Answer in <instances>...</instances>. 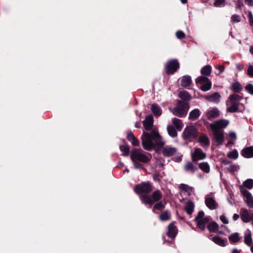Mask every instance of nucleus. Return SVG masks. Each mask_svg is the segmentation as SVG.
Here are the masks:
<instances>
[{
	"instance_id": "1",
	"label": "nucleus",
	"mask_w": 253,
	"mask_h": 253,
	"mask_svg": "<svg viewBox=\"0 0 253 253\" xmlns=\"http://www.w3.org/2000/svg\"><path fill=\"white\" fill-rule=\"evenodd\" d=\"M153 122L154 119L152 115L147 116L142 122L145 130L141 136L142 145L148 151L152 149L154 144L162 146L165 144L157 128L154 127Z\"/></svg>"
},
{
	"instance_id": "2",
	"label": "nucleus",
	"mask_w": 253,
	"mask_h": 253,
	"mask_svg": "<svg viewBox=\"0 0 253 253\" xmlns=\"http://www.w3.org/2000/svg\"><path fill=\"white\" fill-rule=\"evenodd\" d=\"M242 99V97L237 94L230 95L226 103L227 111L230 113L243 111L245 106L240 102Z\"/></svg>"
},
{
	"instance_id": "3",
	"label": "nucleus",
	"mask_w": 253,
	"mask_h": 253,
	"mask_svg": "<svg viewBox=\"0 0 253 253\" xmlns=\"http://www.w3.org/2000/svg\"><path fill=\"white\" fill-rule=\"evenodd\" d=\"M188 109L189 105L188 103L180 100L178 101L177 104L174 108L172 109L170 107L169 108V110L173 115L179 117L186 116Z\"/></svg>"
},
{
	"instance_id": "4",
	"label": "nucleus",
	"mask_w": 253,
	"mask_h": 253,
	"mask_svg": "<svg viewBox=\"0 0 253 253\" xmlns=\"http://www.w3.org/2000/svg\"><path fill=\"white\" fill-rule=\"evenodd\" d=\"M162 198V194L159 190L154 191L151 197L147 195H142L140 198L141 202L145 204L152 205L154 203L159 201Z\"/></svg>"
},
{
	"instance_id": "5",
	"label": "nucleus",
	"mask_w": 253,
	"mask_h": 253,
	"mask_svg": "<svg viewBox=\"0 0 253 253\" xmlns=\"http://www.w3.org/2000/svg\"><path fill=\"white\" fill-rule=\"evenodd\" d=\"M142 150L135 149L131 153L130 158L132 162L138 161L142 163H147L150 161L151 156L150 154L146 155L142 153Z\"/></svg>"
},
{
	"instance_id": "6",
	"label": "nucleus",
	"mask_w": 253,
	"mask_h": 253,
	"mask_svg": "<svg viewBox=\"0 0 253 253\" xmlns=\"http://www.w3.org/2000/svg\"><path fill=\"white\" fill-rule=\"evenodd\" d=\"M210 219V216H205L204 211H200L196 216L195 221L198 227L202 231H204L205 229L206 225L209 222Z\"/></svg>"
},
{
	"instance_id": "7",
	"label": "nucleus",
	"mask_w": 253,
	"mask_h": 253,
	"mask_svg": "<svg viewBox=\"0 0 253 253\" xmlns=\"http://www.w3.org/2000/svg\"><path fill=\"white\" fill-rule=\"evenodd\" d=\"M164 145L165 144L161 146L154 144L153 146H155L157 150L161 149L163 154L166 157H170L176 153L177 149L176 148L170 146H164Z\"/></svg>"
},
{
	"instance_id": "8",
	"label": "nucleus",
	"mask_w": 253,
	"mask_h": 253,
	"mask_svg": "<svg viewBox=\"0 0 253 253\" xmlns=\"http://www.w3.org/2000/svg\"><path fill=\"white\" fill-rule=\"evenodd\" d=\"M240 192L247 206L250 209H253V196L252 194L243 187H240Z\"/></svg>"
},
{
	"instance_id": "9",
	"label": "nucleus",
	"mask_w": 253,
	"mask_h": 253,
	"mask_svg": "<svg viewBox=\"0 0 253 253\" xmlns=\"http://www.w3.org/2000/svg\"><path fill=\"white\" fill-rule=\"evenodd\" d=\"M198 135V131L195 126H187L182 133V137L184 139L195 138Z\"/></svg>"
},
{
	"instance_id": "10",
	"label": "nucleus",
	"mask_w": 253,
	"mask_h": 253,
	"mask_svg": "<svg viewBox=\"0 0 253 253\" xmlns=\"http://www.w3.org/2000/svg\"><path fill=\"white\" fill-rule=\"evenodd\" d=\"M191 156L192 160L194 162L203 160L206 158V153L199 148H194L191 152Z\"/></svg>"
},
{
	"instance_id": "11",
	"label": "nucleus",
	"mask_w": 253,
	"mask_h": 253,
	"mask_svg": "<svg viewBox=\"0 0 253 253\" xmlns=\"http://www.w3.org/2000/svg\"><path fill=\"white\" fill-rule=\"evenodd\" d=\"M229 124V121L226 120H219L211 124L212 130L222 131L221 129L225 128Z\"/></svg>"
},
{
	"instance_id": "12",
	"label": "nucleus",
	"mask_w": 253,
	"mask_h": 253,
	"mask_svg": "<svg viewBox=\"0 0 253 253\" xmlns=\"http://www.w3.org/2000/svg\"><path fill=\"white\" fill-rule=\"evenodd\" d=\"M152 190V187L149 183H142L135 186V192L140 194L142 193H149Z\"/></svg>"
},
{
	"instance_id": "13",
	"label": "nucleus",
	"mask_w": 253,
	"mask_h": 253,
	"mask_svg": "<svg viewBox=\"0 0 253 253\" xmlns=\"http://www.w3.org/2000/svg\"><path fill=\"white\" fill-rule=\"evenodd\" d=\"M179 67V64L176 60L168 61L166 65V72L168 74L174 73Z\"/></svg>"
},
{
	"instance_id": "14",
	"label": "nucleus",
	"mask_w": 253,
	"mask_h": 253,
	"mask_svg": "<svg viewBox=\"0 0 253 253\" xmlns=\"http://www.w3.org/2000/svg\"><path fill=\"white\" fill-rule=\"evenodd\" d=\"M205 202L207 207L211 210L216 209L218 206L214 197L211 194H208L206 196Z\"/></svg>"
},
{
	"instance_id": "15",
	"label": "nucleus",
	"mask_w": 253,
	"mask_h": 253,
	"mask_svg": "<svg viewBox=\"0 0 253 253\" xmlns=\"http://www.w3.org/2000/svg\"><path fill=\"white\" fill-rule=\"evenodd\" d=\"M241 218L244 222L248 223L251 221L252 212L246 208H242L240 210Z\"/></svg>"
},
{
	"instance_id": "16",
	"label": "nucleus",
	"mask_w": 253,
	"mask_h": 253,
	"mask_svg": "<svg viewBox=\"0 0 253 253\" xmlns=\"http://www.w3.org/2000/svg\"><path fill=\"white\" fill-rule=\"evenodd\" d=\"M213 138L218 144H223L224 142V135L223 131L212 130Z\"/></svg>"
},
{
	"instance_id": "17",
	"label": "nucleus",
	"mask_w": 253,
	"mask_h": 253,
	"mask_svg": "<svg viewBox=\"0 0 253 253\" xmlns=\"http://www.w3.org/2000/svg\"><path fill=\"white\" fill-rule=\"evenodd\" d=\"M242 156L246 158L253 157V146H249L243 149L241 152Z\"/></svg>"
},
{
	"instance_id": "18",
	"label": "nucleus",
	"mask_w": 253,
	"mask_h": 253,
	"mask_svg": "<svg viewBox=\"0 0 253 253\" xmlns=\"http://www.w3.org/2000/svg\"><path fill=\"white\" fill-rule=\"evenodd\" d=\"M219 115V111L216 108L210 110L206 113V117L209 120H212L216 118Z\"/></svg>"
},
{
	"instance_id": "19",
	"label": "nucleus",
	"mask_w": 253,
	"mask_h": 253,
	"mask_svg": "<svg viewBox=\"0 0 253 253\" xmlns=\"http://www.w3.org/2000/svg\"><path fill=\"white\" fill-rule=\"evenodd\" d=\"M177 233V230L175 225L173 224H170L168 226V232L167 235L170 237L173 238L175 237Z\"/></svg>"
},
{
	"instance_id": "20",
	"label": "nucleus",
	"mask_w": 253,
	"mask_h": 253,
	"mask_svg": "<svg viewBox=\"0 0 253 253\" xmlns=\"http://www.w3.org/2000/svg\"><path fill=\"white\" fill-rule=\"evenodd\" d=\"M221 96L218 92H214V93L206 96V99L208 101L218 102L220 100Z\"/></svg>"
},
{
	"instance_id": "21",
	"label": "nucleus",
	"mask_w": 253,
	"mask_h": 253,
	"mask_svg": "<svg viewBox=\"0 0 253 253\" xmlns=\"http://www.w3.org/2000/svg\"><path fill=\"white\" fill-rule=\"evenodd\" d=\"M127 138L133 146H137L139 145V141L131 132H127Z\"/></svg>"
},
{
	"instance_id": "22",
	"label": "nucleus",
	"mask_w": 253,
	"mask_h": 253,
	"mask_svg": "<svg viewBox=\"0 0 253 253\" xmlns=\"http://www.w3.org/2000/svg\"><path fill=\"white\" fill-rule=\"evenodd\" d=\"M194 207V204L191 201H188L185 203L184 209L187 214L191 215L193 213Z\"/></svg>"
},
{
	"instance_id": "23",
	"label": "nucleus",
	"mask_w": 253,
	"mask_h": 253,
	"mask_svg": "<svg viewBox=\"0 0 253 253\" xmlns=\"http://www.w3.org/2000/svg\"><path fill=\"white\" fill-rule=\"evenodd\" d=\"M184 169L187 171H190L194 173L198 169V168L194 164L190 162H187L184 166Z\"/></svg>"
},
{
	"instance_id": "24",
	"label": "nucleus",
	"mask_w": 253,
	"mask_h": 253,
	"mask_svg": "<svg viewBox=\"0 0 253 253\" xmlns=\"http://www.w3.org/2000/svg\"><path fill=\"white\" fill-rule=\"evenodd\" d=\"M191 78L189 76H185L182 78L181 85L184 87L189 86L191 83Z\"/></svg>"
},
{
	"instance_id": "25",
	"label": "nucleus",
	"mask_w": 253,
	"mask_h": 253,
	"mask_svg": "<svg viewBox=\"0 0 253 253\" xmlns=\"http://www.w3.org/2000/svg\"><path fill=\"white\" fill-rule=\"evenodd\" d=\"M244 243L248 246H251L253 243L251 231L248 230L244 237Z\"/></svg>"
},
{
	"instance_id": "26",
	"label": "nucleus",
	"mask_w": 253,
	"mask_h": 253,
	"mask_svg": "<svg viewBox=\"0 0 253 253\" xmlns=\"http://www.w3.org/2000/svg\"><path fill=\"white\" fill-rule=\"evenodd\" d=\"M151 111L153 114L158 117L160 116L162 114V110L161 108L156 104H153L152 105Z\"/></svg>"
},
{
	"instance_id": "27",
	"label": "nucleus",
	"mask_w": 253,
	"mask_h": 253,
	"mask_svg": "<svg viewBox=\"0 0 253 253\" xmlns=\"http://www.w3.org/2000/svg\"><path fill=\"white\" fill-rule=\"evenodd\" d=\"M243 187L244 188H248L250 190L252 189L253 187V179H248L245 181L242 185L239 186V190H240V187Z\"/></svg>"
},
{
	"instance_id": "28",
	"label": "nucleus",
	"mask_w": 253,
	"mask_h": 253,
	"mask_svg": "<svg viewBox=\"0 0 253 253\" xmlns=\"http://www.w3.org/2000/svg\"><path fill=\"white\" fill-rule=\"evenodd\" d=\"M199 168L206 173L210 171V166L207 162H202L199 164Z\"/></svg>"
},
{
	"instance_id": "29",
	"label": "nucleus",
	"mask_w": 253,
	"mask_h": 253,
	"mask_svg": "<svg viewBox=\"0 0 253 253\" xmlns=\"http://www.w3.org/2000/svg\"><path fill=\"white\" fill-rule=\"evenodd\" d=\"M179 188L184 191L187 195H190L193 192V188L184 184H181Z\"/></svg>"
},
{
	"instance_id": "30",
	"label": "nucleus",
	"mask_w": 253,
	"mask_h": 253,
	"mask_svg": "<svg viewBox=\"0 0 253 253\" xmlns=\"http://www.w3.org/2000/svg\"><path fill=\"white\" fill-rule=\"evenodd\" d=\"M212 240L216 244L222 247H225L227 244V241L219 237H214L212 238Z\"/></svg>"
},
{
	"instance_id": "31",
	"label": "nucleus",
	"mask_w": 253,
	"mask_h": 253,
	"mask_svg": "<svg viewBox=\"0 0 253 253\" xmlns=\"http://www.w3.org/2000/svg\"><path fill=\"white\" fill-rule=\"evenodd\" d=\"M200 110L198 109H195L193 110V111H192L190 113L189 116V118L190 119L195 120L197 119L200 116Z\"/></svg>"
},
{
	"instance_id": "32",
	"label": "nucleus",
	"mask_w": 253,
	"mask_h": 253,
	"mask_svg": "<svg viewBox=\"0 0 253 253\" xmlns=\"http://www.w3.org/2000/svg\"><path fill=\"white\" fill-rule=\"evenodd\" d=\"M172 123L177 130L179 131L181 130L183 126V125L180 119L176 118L172 119Z\"/></svg>"
},
{
	"instance_id": "33",
	"label": "nucleus",
	"mask_w": 253,
	"mask_h": 253,
	"mask_svg": "<svg viewBox=\"0 0 253 253\" xmlns=\"http://www.w3.org/2000/svg\"><path fill=\"white\" fill-rule=\"evenodd\" d=\"M228 239L231 242L235 243L238 242L240 240L241 238L239 236V233H234L229 236Z\"/></svg>"
},
{
	"instance_id": "34",
	"label": "nucleus",
	"mask_w": 253,
	"mask_h": 253,
	"mask_svg": "<svg viewBox=\"0 0 253 253\" xmlns=\"http://www.w3.org/2000/svg\"><path fill=\"white\" fill-rule=\"evenodd\" d=\"M211 71V67L210 65H206L203 67L201 70V73L204 76H209Z\"/></svg>"
},
{
	"instance_id": "35",
	"label": "nucleus",
	"mask_w": 253,
	"mask_h": 253,
	"mask_svg": "<svg viewBox=\"0 0 253 253\" xmlns=\"http://www.w3.org/2000/svg\"><path fill=\"white\" fill-rule=\"evenodd\" d=\"M199 141L202 146L209 145L210 144V140L208 137L206 135L201 136L199 137Z\"/></svg>"
},
{
	"instance_id": "36",
	"label": "nucleus",
	"mask_w": 253,
	"mask_h": 253,
	"mask_svg": "<svg viewBox=\"0 0 253 253\" xmlns=\"http://www.w3.org/2000/svg\"><path fill=\"white\" fill-rule=\"evenodd\" d=\"M208 229L210 232H215L219 228L218 224L215 222H211L208 225Z\"/></svg>"
},
{
	"instance_id": "37",
	"label": "nucleus",
	"mask_w": 253,
	"mask_h": 253,
	"mask_svg": "<svg viewBox=\"0 0 253 253\" xmlns=\"http://www.w3.org/2000/svg\"><path fill=\"white\" fill-rule=\"evenodd\" d=\"M167 130L169 134L171 137H175L177 136V132L174 127L172 126H168Z\"/></svg>"
},
{
	"instance_id": "38",
	"label": "nucleus",
	"mask_w": 253,
	"mask_h": 253,
	"mask_svg": "<svg viewBox=\"0 0 253 253\" xmlns=\"http://www.w3.org/2000/svg\"><path fill=\"white\" fill-rule=\"evenodd\" d=\"M211 82L209 81L203 84L200 87V89L204 91H207L211 89Z\"/></svg>"
},
{
	"instance_id": "39",
	"label": "nucleus",
	"mask_w": 253,
	"mask_h": 253,
	"mask_svg": "<svg viewBox=\"0 0 253 253\" xmlns=\"http://www.w3.org/2000/svg\"><path fill=\"white\" fill-rule=\"evenodd\" d=\"M178 96L180 98L183 100H190L191 99L190 95L186 91H180Z\"/></svg>"
},
{
	"instance_id": "40",
	"label": "nucleus",
	"mask_w": 253,
	"mask_h": 253,
	"mask_svg": "<svg viewBox=\"0 0 253 253\" xmlns=\"http://www.w3.org/2000/svg\"><path fill=\"white\" fill-rule=\"evenodd\" d=\"M210 80L206 77L205 76H200L198 77L196 79V83L197 84H205L206 82L209 81Z\"/></svg>"
},
{
	"instance_id": "41",
	"label": "nucleus",
	"mask_w": 253,
	"mask_h": 253,
	"mask_svg": "<svg viewBox=\"0 0 253 253\" xmlns=\"http://www.w3.org/2000/svg\"><path fill=\"white\" fill-rule=\"evenodd\" d=\"M227 156L230 159L236 160L238 157V153L236 150H234L228 152L227 154Z\"/></svg>"
},
{
	"instance_id": "42",
	"label": "nucleus",
	"mask_w": 253,
	"mask_h": 253,
	"mask_svg": "<svg viewBox=\"0 0 253 253\" xmlns=\"http://www.w3.org/2000/svg\"><path fill=\"white\" fill-rule=\"evenodd\" d=\"M231 89L236 92H239L242 90V87L238 83H234L232 84Z\"/></svg>"
},
{
	"instance_id": "43",
	"label": "nucleus",
	"mask_w": 253,
	"mask_h": 253,
	"mask_svg": "<svg viewBox=\"0 0 253 253\" xmlns=\"http://www.w3.org/2000/svg\"><path fill=\"white\" fill-rule=\"evenodd\" d=\"M170 218V214L167 211L162 213L160 215V219L162 221L169 220Z\"/></svg>"
},
{
	"instance_id": "44",
	"label": "nucleus",
	"mask_w": 253,
	"mask_h": 253,
	"mask_svg": "<svg viewBox=\"0 0 253 253\" xmlns=\"http://www.w3.org/2000/svg\"><path fill=\"white\" fill-rule=\"evenodd\" d=\"M121 150L124 152V155L125 156H128L129 153V148L127 145H122L120 146Z\"/></svg>"
},
{
	"instance_id": "45",
	"label": "nucleus",
	"mask_w": 253,
	"mask_h": 253,
	"mask_svg": "<svg viewBox=\"0 0 253 253\" xmlns=\"http://www.w3.org/2000/svg\"><path fill=\"white\" fill-rule=\"evenodd\" d=\"M239 169V168L238 166L234 165L231 163H230L229 167H228V169L231 171H236Z\"/></svg>"
},
{
	"instance_id": "46",
	"label": "nucleus",
	"mask_w": 253,
	"mask_h": 253,
	"mask_svg": "<svg viewBox=\"0 0 253 253\" xmlns=\"http://www.w3.org/2000/svg\"><path fill=\"white\" fill-rule=\"evenodd\" d=\"M164 207V204L162 202H159V203L156 204L154 206L153 210V211L155 212V209H158V210H160L163 209Z\"/></svg>"
},
{
	"instance_id": "47",
	"label": "nucleus",
	"mask_w": 253,
	"mask_h": 253,
	"mask_svg": "<svg viewBox=\"0 0 253 253\" xmlns=\"http://www.w3.org/2000/svg\"><path fill=\"white\" fill-rule=\"evenodd\" d=\"M214 6L216 7H219L222 4H224L225 0H214Z\"/></svg>"
},
{
	"instance_id": "48",
	"label": "nucleus",
	"mask_w": 253,
	"mask_h": 253,
	"mask_svg": "<svg viewBox=\"0 0 253 253\" xmlns=\"http://www.w3.org/2000/svg\"><path fill=\"white\" fill-rule=\"evenodd\" d=\"M240 17L238 15H233L231 17V21L233 22H240Z\"/></svg>"
},
{
	"instance_id": "49",
	"label": "nucleus",
	"mask_w": 253,
	"mask_h": 253,
	"mask_svg": "<svg viewBox=\"0 0 253 253\" xmlns=\"http://www.w3.org/2000/svg\"><path fill=\"white\" fill-rule=\"evenodd\" d=\"M176 36L178 39H183L185 38V35L182 31H178L176 33Z\"/></svg>"
},
{
	"instance_id": "50",
	"label": "nucleus",
	"mask_w": 253,
	"mask_h": 253,
	"mask_svg": "<svg viewBox=\"0 0 253 253\" xmlns=\"http://www.w3.org/2000/svg\"><path fill=\"white\" fill-rule=\"evenodd\" d=\"M247 74L250 77H253V66L249 65V68L247 70Z\"/></svg>"
},
{
	"instance_id": "51",
	"label": "nucleus",
	"mask_w": 253,
	"mask_h": 253,
	"mask_svg": "<svg viewBox=\"0 0 253 253\" xmlns=\"http://www.w3.org/2000/svg\"><path fill=\"white\" fill-rule=\"evenodd\" d=\"M246 89L250 94L253 95V85L251 84H249L246 86Z\"/></svg>"
},
{
	"instance_id": "52",
	"label": "nucleus",
	"mask_w": 253,
	"mask_h": 253,
	"mask_svg": "<svg viewBox=\"0 0 253 253\" xmlns=\"http://www.w3.org/2000/svg\"><path fill=\"white\" fill-rule=\"evenodd\" d=\"M216 68L218 69L219 70V73L217 75L220 74L221 73H222L224 71V69H225L224 66H223L222 65H219V64L217 65Z\"/></svg>"
},
{
	"instance_id": "53",
	"label": "nucleus",
	"mask_w": 253,
	"mask_h": 253,
	"mask_svg": "<svg viewBox=\"0 0 253 253\" xmlns=\"http://www.w3.org/2000/svg\"><path fill=\"white\" fill-rule=\"evenodd\" d=\"M220 219L224 224H228V221L227 218L224 215H222L220 216Z\"/></svg>"
},
{
	"instance_id": "54",
	"label": "nucleus",
	"mask_w": 253,
	"mask_h": 253,
	"mask_svg": "<svg viewBox=\"0 0 253 253\" xmlns=\"http://www.w3.org/2000/svg\"><path fill=\"white\" fill-rule=\"evenodd\" d=\"M249 18L250 24L253 26V16L251 11L249 12Z\"/></svg>"
},
{
	"instance_id": "55",
	"label": "nucleus",
	"mask_w": 253,
	"mask_h": 253,
	"mask_svg": "<svg viewBox=\"0 0 253 253\" xmlns=\"http://www.w3.org/2000/svg\"><path fill=\"white\" fill-rule=\"evenodd\" d=\"M228 135L230 138L234 139L235 140L236 139L237 137H236V134L235 132H230L229 133Z\"/></svg>"
},
{
	"instance_id": "56",
	"label": "nucleus",
	"mask_w": 253,
	"mask_h": 253,
	"mask_svg": "<svg viewBox=\"0 0 253 253\" xmlns=\"http://www.w3.org/2000/svg\"><path fill=\"white\" fill-rule=\"evenodd\" d=\"M133 162V165L135 169H139L142 168V165L139 163L137 162V161H135Z\"/></svg>"
},
{
	"instance_id": "57",
	"label": "nucleus",
	"mask_w": 253,
	"mask_h": 253,
	"mask_svg": "<svg viewBox=\"0 0 253 253\" xmlns=\"http://www.w3.org/2000/svg\"><path fill=\"white\" fill-rule=\"evenodd\" d=\"M245 3L250 6H253V0H245Z\"/></svg>"
},
{
	"instance_id": "58",
	"label": "nucleus",
	"mask_w": 253,
	"mask_h": 253,
	"mask_svg": "<svg viewBox=\"0 0 253 253\" xmlns=\"http://www.w3.org/2000/svg\"><path fill=\"white\" fill-rule=\"evenodd\" d=\"M222 163H223V164H224L225 165L229 166V165L231 163L228 160L224 159V160H222Z\"/></svg>"
},
{
	"instance_id": "59",
	"label": "nucleus",
	"mask_w": 253,
	"mask_h": 253,
	"mask_svg": "<svg viewBox=\"0 0 253 253\" xmlns=\"http://www.w3.org/2000/svg\"><path fill=\"white\" fill-rule=\"evenodd\" d=\"M239 218V215L235 213L233 216V219L234 221L237 220Z\"/></svg>"
},
{
	"instance_id": "60",
	"label": "nucleus",
	"mask_w": 253,
	"mask_h": 253,
	"mask_svg": "<svg viewBox=\"0 0 253 253\" xmlns=\"http://www.w3.org/2000/svg\"><path fill=\"white\" fill-rule=\"evenodd\" d=\"M236 68H237V70H238L239 71H242L243 69L242 66L241 65H240V64H236Z\"/></svg>"
},
{
	"instance_id": "61",
	"label": "nucleus",
	"mask_w": 253,
	"mask_h": 253,
	"mask_svg": "<svg viewBox=\"0 0 253 253\" xmlns=\"http://www.w3.org/2000/svg\"><path fill=\"white\" fill-rule=\"evenodd\" d=\"M243 6V3L242 2L240 1V0H239L237 2V6L239 8Z\"/></svg>"
},
{
	"instance_id": "62",
	"label": "nucleus",
	"mask_w": 253,
	"mask_h": 253,
	"mask_svg": "<svg viewBox=\"0 0 253 253\" xmlns=\"http://www.w3.org/2000/svg\"><path fill=\"white\" fill-rule=\"evenodd\" d=\"M135 126L136 128H140L141 127V123L140 122H136L135 124Z\"/></svg>"
},
{
	"instance_id": "63",
	"label": "nucleus",
	"mask_w": 253,
	"mask_h": 253,
	"mask_svg": "<svg viewBox=\"0 0 253 253\" xmlns=\"http://www.w3.org/2000/svg\"><path fill=\"white\" fill-rule=\"evenodd\" d=\"M231 253H240V251L236 249H234L232 251Z\"/></svg>"
},
{
	"instance_id": "64",
	"label": "nucleus",
	"mask_w": 253,
	"mask_h": 253,
	"mask_svg": "<svg viewBox=\"0 0 253 253\" xmlns=\"http://www.w3.org/2000/svg\"><path fill=\"white\" fill-rule=\"evenodd\" d=\"M250 51L251 53V54H252L253 55V46L251 47Z\"/></svg>"
}]
</instances>
